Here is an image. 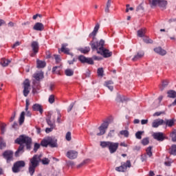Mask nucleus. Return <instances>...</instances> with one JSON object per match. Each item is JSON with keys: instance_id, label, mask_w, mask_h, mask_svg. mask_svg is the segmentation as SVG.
Segmentation results:
<instances>
[{"instance_id": "f257e3e1", "label": "nucleus", "mask_w": 176, "mask_h": 176, "mask_svg": "<svg viewBox=\"0 0 176 176\" xmlns=\"http://www.w3.org/2000/svg\"><path fill=\"white\" fill-rule=\"evenodd\" d=\"M100 30V24L97 23L94 27L93 32L89 35V38H92V41L89 43L92 50H96L98 54H101L104 58L112 56V52L104 48L105 41L101 39L100 41H96V36Z\"/></svg>"}, {"instance_id": "f03ea898", "label": "nucleus", "mask_w": 176, "mask_h": 176, "mask_svg": "<svg viewBox=\"0 0 176 176\" xmlns=\"http://www.w3.org/2000/svg\"><path fill=\"white\" fill-rule=\"evenodd\" d=\"M15 144L19 145L17 151L15 152L16 157H19L20 153H24V144L25 145L26 149L28 151L31 150V145H32V139L28 135H21L17 138L15 141Z\"/></svg>"}, {"instance_id": "7ed1b4c3", "label": "nucleus", "mask_w": 176, "mask_h": 176, "mask_svg": "<svg viewBox=\"0 0 176 176\" xmlns=\"http://www.w3.org/2000/svg\"><path fill=\"white\" fill-rule=\"evenodd\" d=\"M41 157L42 155H35L30 160L28 168L30 175L32 176L34 174H35V168L39 166V162H41Z\"/></svg>"}, {"instance_id": "20e7f679", "label": "nucleus", "mask_w": 176, "mask_h": 176, "mask_svg": "<svg viewBox=\"0 0 176 176\" xmlns=\"http://www.w3.org/2000/svg\"><path fill=\"white\" fill-rule=\"evenodd\" d=\"M41 146H44V148H47L48 145L50 148H57V139L52 137H47L41 142Z\"/></svg>"}, {"instance_id": "39448f33", "label": "nucleus", "mask_w": 176, "mask_h": 176, "mask_svg": "<svg viewBox=\"0 0 176 176\" xmlns=\"http://www.w3.org/2000/svg\"><path fill=\"white\" fill-rule=\"evenodd\" d=\"M131 167V162L127 160L126 162H122L121 166L116 168V170L119 173H126L127 171V168H130Z\"/></svg>"}, {"instance_id": "423d86ee", "label": "nucleus", "mask_w": 176, "mask_h": 176, "mask_svg": "<svg viewBox=\"0 0 176 176\" xmlns=\"http://www.w3.org/2000/svg\"><path fill=\"white\" fill-rule=\"evenodd\" d=\"M149 2L153 6H159L162 9H166L167 6V1L166 0H149Z\"/></svg>"}, {"instance_id": "0eeeda50", "label": "nucleus", "mask_w": 176, "mask_h": 176, "mask_svg": "<svg viewBox=\"0 0 176 176\" xmlns=\"http://www.w3.org/2000/svg\"><path fill=\"white\" fill-rule=\"evenodd\" d=\"M13 155H14V153L12 151L6 150L3 153L2 156L3 159L6 160L7 163H10V162H13V160H14Z\"/></svg>"}, {"instance_id": "6e6552de", "label": "nucleus", "mask_w": 176, "mask_h": 176, "mask_svg": "<svg viewBox=\"0 0 176 176\" xmlns=\"http://www.w3.org/2000/svg\"><path fill=\"white\" fill-rule=\"evenodd\" d=\"M32 52L30 54L31 57H35L39 52V43L38 41H32L31 43Z\"/></svg>"}, {"instance_id": "1a4fd4ad", "label": "nucleus", "mask_w": 176, "mask_h": 176, "mask_svg": "<svg viewBox=\"0 0 176 176\" xmlns=\"http://www.w3.org/2000/svg\"><path fill=\"white\" fill-rule=\"evenodd\" d=\"M25 167V162L24 161H17L12 166V171L14 173H19L20 168Z\"/></svg>"}, {"instance_id": "9d476101", "label": "nucleus", "mask_w": 176, "mask_h": 176, "mask_svg": "<svg viewBox=\"0 0 176 176\" xmlns=\"http://www.w3.org/2000/svg\"><path fill=\"white\" fill-rule=\"evenodd\" d=\"M78 60L82 63V64H89L90 65H93L94 64V60L91 58H86L83 55H80L78 56Z\"/></svg>"}, {"instance_id": "9b49d317", "label": "nucleus", "mask_w": 176, "mask_h": 176, "mask_svg": "<svg viewBox=\"0 0 176 176\" xmlns=\"http://www.w3.org/2000/svg\"><path fill=\"white\" fill-rule=\"evenodd\" d=\"M152 137L154 138V140H156V141H159L160 142H162L166 140V136H164V133L162 132H155L152 134Z\"/></svg>"}, {"instance_id": "f8f14e48", "label": "nucleus", "mask_w": 176, "mask_h": 176, "mask_svg": "<svg viewBox=\"0 0 176 176\" xmlns=\"http://www.w3.org/2000/svg\"><path fill=\"white\" fill-rule=\"evenodd\" d=\"M31 85L30 83V80L28 79H26L23 82V96L25 97H28V94H30V87Z\"/></svg>"}, {"instance_id": "ddd939ff", "label": "nucleus", "mask_w": 176, "mask_h": 176, "mask_svg": "<svg viewBox=\"0 0 176 176\" xmlns=\"http://www.w3.org/2000/svg\"><path fill=\"white\" fill-rule=\"evenodd\" d=\"M119 148V143L118 142H110V144L109 146V151L110 153H115L118 148Z\"/></svg>"}, {"instance_id": "4468645a", "label": "nucleus", "mask_w": 176, "mask_h": 176, "mask_svg": "<svg viewBox=\"0 0 176 176\" xmlns=\"http://www.w3.org/2000/svg\"><path fill=\"white\" fill-rule=\"evenodd\" d=\"M66 156L68 157V159L74 160V159H76V157H78V151L74 150H70L67 152Z\"/></svg>"}, {"instance_id": "2eb2a0df", "label": "nucleus", "mask_w": 176, "mask_h": 176, "mask_svg": "<svg viewBox=\"0 0 176 176\" xmlns=\"http://www.w3.org/2000/svg\"><path fill=\"white\" fill-rule=\"evenodd\" d=\"M67 46H68V44H62L60 52L65 53V54H69L72 57V56H74V54L69 52V48H67Z\"/></svg>"}, {"instance_id": "dca6fc26", "label": "nucleus", "mask_w": 176, "mask_h": 176, "mask_svg": "<svg viewBox=\"0 0 176 176\" xmlns=\"http://www.w3.org/2000/svg\"><path fill=\"white\" fill-rule=\"evenodd\" d=\"M154 52L160 56H166L167 54V52L162 49L161 47H157L154 49Z\"/></svg>"}, {"instance_id": "f3484780", "label": "nucleus", "mask_w": 176, "mask_h": 176, "mask_svg": "<svg viewBox=\"0 0 176 176\" xmlns=\"http://www.w3.org/2000/svg\"><path fill=\"white\" fill-rule=\"evenodd\" d=\"M162 124H164V121L163 120H155L152 123V127L154 129H157L159 126H162Z\"/></svg>"}, {"instance_id": "a211bd4d", "label": "nucleus", "mask_w": 176, "mask_h": 176, "mask_svg": "<svg viewBox=\"0 0 176 176\" xmlns=\"http://www.w3.org/2000/svg\"><path fill=\"white\" fill-rule=\"evenodd\" d=\"M33 30H35V31H43V30H45V26L42 23L38 22L33 27Z\"/></svg>"}, {"instance_id": "6ab92c4d", "label": "nucleus", "mask_w": 176, "mask_h": 176, "mask_svg": "<svg viewBox=\"0 0 176 176\" xmlns=\"http://www.w3.org/2000/svg\"><path fill=\"white\" fill-rule=\"evenodd\" d=\"M32 110L36 112H40V113H43V109H42V106L38 103L33 104Z\"/></svg>"}, {"instance_id": "aec40b11", "label": "nucleus", "mask_w": 176, "mask_h": 176, "mask_svg": "<svg viewBox=\"0 0 176 176\" xmlns=\"http://www.w3.org/2000/svg\"><path fill=\"white\" fill-rule=\"evenodd\" d=\"M145 34H146V28H142L138 30V36H139V38H144V36H145Z\"/></svg>"}, {"instance_id": "412c9836", "label": "nucleus", "mask_w": 176, "mask_h": 176, "mask_svg": "<svg viewBox=\"0 0 176 176\" xmlns=\"http://www.w3.org/2000/svg\"><path fill=\"white\" fill-rule=\"evenodd\" d=\"M116 100L117 102H124V101H127V98H126L124 96L118 95Z\"/></svg>"}, {"instance_id": "4be33fe9", "label": "nucleus", "mask_w": 176, "mask_h": 176, "mask_svg": "<svg viewBox=\"0 0 176 176\" xmlns=\"http://www.w3.org/2000/svg\"><path fill=\"white\" fill-rule=\"evenodd\" d=\"M144 52H138V54L133 58V61H137L138 60H140V58H142L144 57Z\"/></svg>"}, {"instance_id": "5701e85b", "label": "nucleus", "mask_w": 176, "mask_h": 176, "mask_svg": "<svg viewBox=\"0 0 176 176\" xmlns=\"http://www.w3.org/2000/svg\"><path fill=\"white\" fill-rule=\"evenodd\" d=\"M104 85L106 87L109 88V90H110L111 91H113V86H112V85H113V81L112 80L106 81L104 82Z\"/></svg>"}, {"instance_id": "b1692460", "label": "nucleus", "mask_w": 176, "mask_h": 176, "mask_svg": "<svg viewBox=\"0 0 176 176\" xmlns=\"http://www.w3.org/2000/svg\"><path fill=\"white\" fill-rule=\"evenodd\" d=\"M37 68H45L46 67V62L44 60H37Z\"/></svg>"}, {"instance_id": "393cba45", "label": "nucleus", "mask_w": 176, "mask_h": 176, "mask_svg": "<svg viewBox=\"0 0 176 176\" xmlns=\"http://www.w3.org/2000/svg\"><path fill=\"white\" fill-rule=\"evenodd\" d=\"M10 63V60H7L5 58H1V61H0V64L1 65H2V67H8V65H9Z\"/></svg>"}, {"instance_id": "a878e982", "label": "nucleus", "mask_w": 176, "mask_h": 176, "mask_svg": "<svg viewBox=\"0 0 176 176\" xmlns=\"http://www.w3.org/2000/svg\"><path fill=\"white\" fill-rule=\"evenodd\" d=\"M61 67L62 65H60L59 66H55L52 68V73L56 74L58 75L60 74V71H61Z\"/></svg>"}, {"instance_id": "bb28decb", "label": "nucleus", "mask_w": 176, "mask_h": 176, "mask_svg": "<svg viewBox=\"0 0 176 176\" xmlns=\"http://www.w3.org/2000/svg\"><path fill=\"white\" fill-rule=\"evenodd\" d=\"M34 78L36 79V80H41V79H43V73H36L34 74Z\"/></svg>"}, {"instance_id": "cd10ccee", "label": "nucleus", "mask_w": 176, "mask_h": 176, "mask_svg": "<svg viewBox=\"0 0 176 176\" xmlns=\"http://www.w3.org/2000/svg\"><path fill=\"white\" fill-rule=\"evenodd\" d=\"M25 112L22 111L20 115L19 120L20 126H21V124H23L24 123V120L25 119Z\"/></svg>"}, {"instance_id": "c85d7f7f", "label": "nucleus", "mask_w": 176, "mask_h": 176, "mask_svg": "<svg viewBox=\"0 0 176 176\" xmlns=\"http://www.w3.org/2000/svg\"><path fill=\"white\" fill-rule=\"evenodd\" d=\"M170 155H173V156H176V144H173L171 147L169 148Z\"/></svg>"}, {"instance_id": "c756f323", "label": "nucleus", "mask_w": 176, "mask_h": 176, "mask_svg": "<svg viewBox=\"0 0 176 176\" xmlns=\"http://www.w3.org/2000/svg\"><path fill=\"white\" fill-rule=\"evenodd\" d=\"M164 124H166L168 127H173L174 126V120H166V122L164 121Z\"/></svg>"}, {"instance_id": "7c9ffc66", "label": "nucleus", "mask_w": 176, "mask_h": 176, "mask_svg": "<svg viewBox=\"0 0 176 176\" xmlns=\"http://www.w3.org/2000/svg\"><path fill=\"white\" fill-rule=\"evenodd\" d=\"M111 3H112V0H108L106 4V8L104 12L106 13H109V8H111Z\"/></svg>"}, {"instance_id": "2f4dec72", "label": "nucleus", "mask_w": 176, "mask_h": 176, "mask_svg": "<svg viewBox=\"0 0 176 176\" xmlns=\"http://www.w3.org/2000/svg\"><path fill=\"white\" fill-rule=\"evenodd\" d=\"M168 97H169V98H175V97H176L175 91H173V90L168 91Z\"/></svg>"}, {"instance_id": "473e14b6", "label": "nucleus", "mask_w": 176, "mask_h": 176, "mask_svg": "<svg viewBox=\"0 0 176 176\" xmlns=\"http://www.w3.org/2000/svg\"><path fill=\"white\" fill-rule=\"evenodd\" d=\"M65 75H66V76H73L74 70L71 69H67L66 70H65Z\"/></svg>"}, {"instance_id": "72a5a7b5", "label": "nucleus", "mask_w": 176, "mask_h": 176, "mask_svg": "<svg viewBox=\"0 0 176 176\" xmlns=\"http://www.w3.org/2000/svg\"><path fill=\"white\" fill-rule=\"evenodd\" d=\"M80 52L83 53V54H87V53L90 52V47H85L84 48H80Z\"/></svg>"}, {"instance_id": "f704fd0d", "label": "nucleus", "mask_w": 176, "mask_h": 176, "mask_svg": "<svg viewBox=\"0 0 176 176\" xmlns=\"http://www.w3.org/2000/svg\"><path fill=\"white\" fill-rule=\"evenodd\" d=\"M98 130L100 131V133H98L96 135L100 136V135H104V134H105V130L107 129H104L102 126H99Z\"/></svg>"}, {"instance_id": "c9c22d12", "label": "nucleus", "mask_w": 176, "mask_h": 176, "mask_svg": "<svg viewBox=\"0 0 176 176\" xmlns=\"http://www.w3.org/2000/svg\"><path fill=\"white\" fill-rule=\"evenodd\" d=\"M110 144L111 142H101L100 146H102V148H109Z\"/></svg>"}, {"instance_id": "e433bc0d", "label": "nucleus", "mask_w": 176, "mask_h": 176, "mask_svg": "<svg viewBox=\"0 0 176 176\" xmlns=\"http://www.w3.org/2000/svg\"><path fill=\"white\" fill-rule=\"evenodd\" d=\"M3 148H6V143L3 141V138L0 137V149H3Z\"/></svg>"}, {"instance_id": "4c0bfd02", "label": "nucleus", "mask_w": 176, "mask_h": 176, "mask_svg": "<svg viewBox=\"0 0 176 176\" xmlns=\"http://www.w3.org/2000/svg\"><path fill=\"white\" fill-rule=\"evenodd\" d=\"M168 80H163L162 87H160L161 91H163V90H164V87L168 86Z\"/></svg>"}, {"instance_id": "58836bf2", "label": "nucleus", "mask_w": 176, "mask_h": 176, "mask_svg": "<svg viewBox=\"0 0 176 176\" xmlns=\"http://www.w3.org/2000/svg\"><path fill=\"white\" fill-rule=\"evenodd\" d=\"M120 134L121 135H124V137H125L126 138H129V131L127 130L120 131Z\"/></svg>"}, {"instance_id": "ea45409f", "label": "nucleus", "mask_w": 176, "mask_h": 176, "mask_svg": "<svg viewBox=\"0 0 176 176\" xmlns=\"http://www.w3.org/2000/svg\"><path fill=\"white\" fill-rule=\"evenodd\" d=\"M170 137L172 138V141L173 142H176V130H173V132L170 133Z\"/></svg>"}, {"instance_id": "a19ab883", "label": "nucleus", "mask_w": 176, "mask_h": 176, "mask_svg": "<svg viewBox=\"0 0 176 176\" xmlns=\"http://www.w3.org/2000/svg\"><path fill=\"white\" fill-rule=\"evenodd\" d=\"M142 134H144V131H138L136 133H135V138L138 139V140H141V138H142Z\"/></svg>"}, {"instance_id": "79ce46f5", "label": "nucleus", "mask_w": 176, "mask_h": 176, "mask_svg": "<svg viewBox=\"0 0 176 176\" xmlns=\"http://www.w3.org/2000/svg\"><path fill=\"white\" fill-rule=\"evenodd\" d=\"M97 74L99 76H104V69L102 67H100L98 69Z\"/></svg>"}, {"instance_id": "37998d69", "label": "nucleus", "mask_w": 176, "mask_h": 176, "mask_svg": "<svg viewBox=\"0 0 176 176\" xmlns=\"http://www.w3.org/2000/svg\"><path fill=\"white\" fill-rule=\"evenodd\" d=\"M54 95H50L48 98V102H50V104H54Z\"/></svg>"}, {"instance_id": "c03bdc74", "label": "nucleus", "mask_w": 176, "mask_h": 176, "mask_svg": "<svg viewBox=\"0 0 176 176\" xmlns=\"http://www.w3.org/2000/svg\"><path fill=\"white\" fill-rule=\"evenodd\" d=\"M6 127V124L1 122L0 123V129L1 130V134H3L5 133V129Z\"/></svg>"}, {"instance_id": "a18cd8bd", "label": "nucleus", "mask_w": 176, "mask_h": 176, "mask_svg": "<svg viewBox=\"0 0 176 176\" xmlns=\"http://www.w3.org/2000/svg\"><path fill=\"white\" fill-rule=\"evenodd\" d=\"M109 126V122L105 121L100 126H102L104 130H107L108 129V126Z\"/></svg>"}, {"instance_id": "49530a36", "label": "nucleus", "mask_w": 176, "mask_h": 176, "mask_svg": "<svg viewBox=\"0 0 176 176\" xmlns=\"http://www.w3.org/2000/svg\"><path fill=\"white\" fill-rule=\"evenodd\" d=\"M54 57L55 58L56 64H60V63H61V58H60V55L55 54V55H54Z\"/></svg>"}, {"instance_id": "de8ad7c7", "label": "nucleus", "mask_w": 176, "mask_h": 176, "mask_svg": "<svg viewBox=\"0 0 176 176\" xmlns=\"http://www.w3.org/2000/svg\"><path fill=\"white\" fill-rule=\"evenodd\" d=\"M142 145H148L149 144V138H145L142 140Z\"/></svg>"}, {"instance_id": "09e8293b", "label": "nucleus", "mask_w": 176, "mask_h": 176, "mask_svg": "<svg viewBox=\"0 0 176 176\" xmlns=\"http://www.w3.org/2000/svg\"><path fill=\"white\" fill-rule=\"evenodd\" d=\"M143 41L144 43H153V41L149 38V37L144 38Z\"/></svg>"}, {"instance_id": "8fccbe9b", "label": "nucleus", "mask_w": 176, "mask_h": 176, "mask_svg": "<svg viewBox=\"0 0 176 176\" xmlns=\"http://www.w3.org/2000/svg\"><path fill=\"white\" fill-rule=\"evenodd\" d=\"M146 154L148 155V156H149V157H151V156H152V147L151 146H149L147 148Z\"/></svg>"}, {"instance_id": "3c124183", "label": "nucleus", "mask_w": 176, "mask_h": 176, "mask_svg": "<svg viewBox=\"0 0 176 176\" xmlns=\"http://www.w3.org/2000/svg\"><path fill=\"white\" fill-rule=\"evenodd\" d=\"M47 123L48 126L50 127H56V124H54V122H52V120H50V119L47 120Z\"/></svg>"}, {"instance_id": "603ef678", "label": "nucleus", "mask_w": 176, "mask_h": 176, "mask_svg": "<svg viewBox=\"0 0 176 176\" xmlns=\"http://www.w3.org/2000/svg\"><path fill=\"white\" fill-rule=\"evenodd\" d=\"M41 162L43 163V164L44 165H47L49 164V163H50V160L48 158H44L41 160Z\"/></svg>"}, {"instance_id": "864d4df0", "label": "nucleus", "mask_w": 176, "mask_h": 176, "mask_svg": "<svg viewBox=\"0 0 176 176\" xmlns=\"http://www.w3.org/2000/svg\"><path fill=\"white\" fill-rule=\"evenodd\" d=\"M39 148H41V144L38 143H35L34 146V151L36 153L38 151V149H39Z\"/></svg>"}, {"instance_id": "5fc2aeb1", "label": "nucleus", "mask_w": 176, "mask_h": 176, "mask_svg": "<svg viewBox=\"0 0 176 176\" xmlns=\"http://www.w3.org/2000/svg\"><path fill=\"white\" fill-rule=\"evenodd\" d=\"M65 138H66L67 141H71V140L72 138L71 136V132L69 131L66 133Z\"/></svg>"}, {"instance_id": "6e6d98bb", "label": "nucleus", "mask_w": 176, "mask_h": 176, "mask_svg": "<svg viewBox=\"0 0 176 176\" xmlns=\"http://www.w3.org/2000/svg\"><path fill=\"white\" fill-rule=\"evenodd\" d=\"M75 105V102H72L70 104V105L69 106V107L67 108V112H71L72 111V109L74 108Z\"/></svg>"}, {"instance_id": "4d7b16f0", "label": "nucleus", "mask_w": 176, "mask_h": 176, "mask_svg": "<svg viewBox=\"0 0 176 176\" xmlns=\"http://www.w3.org/2000/svg\"><path fill=\"white\" fill-rule=\"evenodd\" d=\"M53 129H54V126H50V128H46L45 133H52V131H53Z\"/></svg>"}, {"instance_id": "13d9d810", "label": "nucleus", "mask_w": 176, "mask_h": 176, "mask_svg": "<svg viewBox=\"0 0 176 176\" xmlns=\"http://www.w3.org/2000/svg\"><path fill=\"white\" fill-rule=\"evenodd\" d=\"M164 114V111H157L153 114V116H160V115Z\"/></svg>"}, {"instance_id": "bf43d9fd", "label": "nucleus", "mask_w": 176, "mask_h": 176, "mask_svg": "<svg viewBox=\"0 0 176 176\" xmlns=\"http://www.w3.org/2000/svg\"><path fill=\"white\" fill-rule=\"evenodd\" d=\"M21 43L19 41H16L13 45L12 46V49H15V47H17V46H20Z\"/></svg>"}, {"instance_id": "052dcab7", "label": "nucleus", "mask_w": 176, "mask_h": 176, "mask_svg": "<svg viewBox=\"0 0 176 176\" xmlns=\"http://www.w3.org/2000/svg\"><path fill=\"white\" fill-rule=\"evenodd\" d=\"M16 118V111H14L12 114V116H11L10 119V122H13V120H14V118Z\"/></svg>"}, {"instance_id": "680f3d73", "label": "nucleus", "mask_w": 176, "mask_h": 176, "mask_svg": "<svg viewBox=\"0 0 176 176\" xmlns=\"http://www.w3.org/2000/svg\"><path fill=\"white\" fill-rule=\"evenodd\" d=\"M115 135V131H110L108 133V137H113Z\"/></svg>"}, {"instance_id": "e2e57ef3", "label": "nucleus", "mask_w": 176, "mask_h": 176, "mask_svg": "<svg viewBox=\"0 0 176 176\" xmlns=\"http://www.w3.org/2000/svg\"><path fill=\"white\" fill-rule=\"evenodd\" d=\"M120 146H124V148H127V146H129V145H127V144H126V142H122L120 144Z\"/></svg>"}, {"instance_id": "0e129e2a", "label": "nucleus", "mask_w": 176, "mask_h": 176, "mask_svg": "<svg viewBox=\"0 0 176 176\" xmlns=\"http://www.w3.org/2000/svg\"><path fill=\"white\" fill-rule=\"evenodd\" d=\"M57 122L58 123H61V114H60V113H58V116L57 118Z\"/></svg>"}, {"instance_id": "69168bd1", "label": "nucleus", "mask_w": 176, "mask_h": 176, "mask_svg": "<svg viewBox=\"0 0 176 176\" xmlns=\"http://www.w3.org/2000/svg\"><path fill=\"white\" fill-rule=\"evenodd\" d=\"M165 166H167L168 167H170L171 166V162L166 161L164 162Z\"/></svg>"}, {"instance_id": "338daca9", "label": "nucleus", "mask_w": 176, "mask_h": 176, "mask_svg": "<svg viewBox=\"0 0 176 176\" xmlns=\"http://www.w3.org/2000/svg\"><path fill=\"white\" fill-rule=\"evenodd\" d=\"M142 124H148V120H141Z\"/></svg>"}, {"instance_id": "774afa93", "label": "nucleus", "mask_w": 176, "mask_h": 176, "mask_svg": "<svg viewBox=\"0 0 176 176\" xmlns=\"http://www.w3.org/2000/svg\"><path fill=\"white\" fill-rule=\"evenodd\" d=\"M19 124H17V122H14V124H12V129H17Z\"/></svg>"}]
</instances>
